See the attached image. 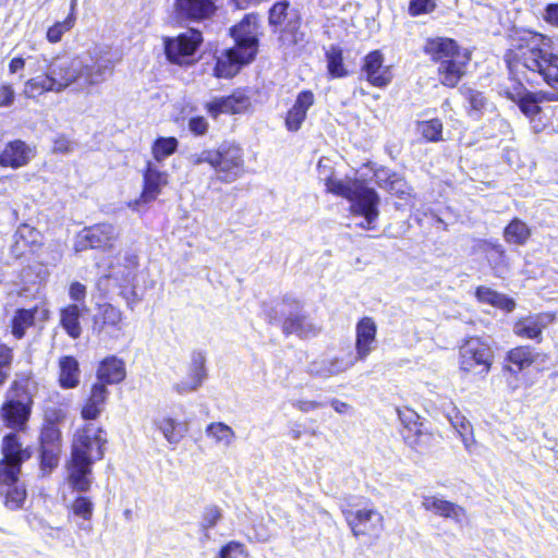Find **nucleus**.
Wrapping results in <instances>:
<instances>
[{
    "mask_svg": "<svg viewBox=\"0 0 558 558\" xmlns=\"http://www.w3.org/2000/svg\"><path fill=\"white\" fill-rule=\"evenodd\" d=\"M45 72L25 81L23 95L35 99L45 93L60 94L66 89L88 94L92 87L104 83L113 72L111 59L105 57L66 54L50 60L45 56L31 58Z\"/></svg>",
    "mask_w": 558,
    "mask_h": 558,
    "instance_id": "f257e3e1",
    "label": "nucleus"
},
{
    "mask_svg": "<svg viewBox=\"0 0 558 558\" xmlns=\"http://www.w3.org/2000/svg\"><path fill=\"white\" fill-rule=\"evenodd\" d=\"M102 428L89 423L74 435L68 480L73 489L87 492L90 487L92 464L104 457L106 444Z\"/></svg>",
    "mask_w": 558,
    "mask_h": 558,
    "instance_id": "f03ea898",
    "label": "nucleus"
},
{
    "mask_svg": "<svg viewBox=\"0 0 558 558\" xmlns=\"http://www.w3.org/2000/svg\"><path fill=\"white\" fill-rule=\"evenodd\" d=\"M325 186L329 193L350 201L351 211L364 217V220L359 223L362 229H375L379 215V196L374 189L357 180L343 181L332 177L325 180Z\"/></svg>",
    "mask_w": 558,
    "mask_h": 558,
    "instance_id": "7ed1b4c3",
    "label": "nucleus"
},
{
    "mask_svg": "<svg viewBox=\"0 0 558 558\" xmlns=\"http://www.w3.org/2000/svg\"><path fill=\"white\" fill-rule=\"evenodd\" d=\"M234 47L217 58L215 73L218 77H233L242 65L250 63L257 53L256 25L247 19L231 28Z\"/></svg>",
    "mask_w": 558,
    "mask_h": 558,
    "instance_id": "20e7f679",
    "label": "nucleus"
},
{
    "mask_svg": "<svg viewBox=\"0 0 558 558\" xmlns=\"http://www.w3.org/2000/svg\"><path fill=\"white\" fill-rule=\"evenodd\" d=\"M425 52L438 63V75L441 84L454 87L465 74L471 59L470 52L461 50L457 43L449 38L429 39Z\"/></svg>",
    "mask_w": 558,
    "mask_h": 558,
    "instance_id": "39448f33",
    "label": "nucleus"
},
{
    "mask_svg": "<svg viewBox=\"0 0 558 558\" xmlns=\"http://www.w3.org/2000/svg\"><path fill=\"white\" fill-rule=\"evenodd\" d=\"M459 369L464 374L485 377L494 363V351L487 339L469 337L459 347Z\"/></svg>",
    "mask_w": 558,
    "mask_h": 558,
    "instance_id": "423d86ee",
    "label": "nucleus"
},
{
    "mask_svg": "<svg viewBox=\"0 0 558 558\" xmlns=\"http://www.w3.org/2000/svg\"><path fill=\"white\" fill-rule=\"evenodd\" d=\"M32 396L25 385L13 381L5 393L0 416L9 428L24 429L32 410Z\"/></svg>",
    "mask_w": 558,
    "mask_h": 558,
    "instance_id": "0eeeda50",
    "label": "nucleus"
},
{
    "mask_svg": "<svg viewBox=\"0 0 558 558\" xmlns=\"http://www.w3.org/2000/svg\"><path fill=\"white\" fill-rule=\"evenodd\" d=\"M216 154L218 156L214 169L220 181L231 183L241 177L244 160L242 149L238 145L223 143L216 149Z\"/></svg>",
    "mask_w": 558,
    "mask_h": 558,
    "instance_id": "6e6552de",
    "label": "nucleus"
},
{
    "mask_svg": "<svg viewBox=\"0 0 558 558\" xmlns=\"http://www.w3.org/2000/svg\"><path fill=\"white\" fill-rule=\"evenodd\" d=\"M119 238V231L111 223H97L84 228L77 236L75 248L111 250Z\"/></svg>",
    "mask_w": 558,
    "mask_h": 558,
    "instance_id": "1a4fd4ad",
    "label": "nucleus"
},
{
    "mask_svg": "<svg viewBox=\"0 0 558 558\" xmlns=\"http://www.w3.org/2000/svg\"><path fill=\"white\" fill-rule=\"evenodd\" d=\"M354 364L351 351L342 355H322L307 364L306 373L316 378L328 379L345 373Z\"/></svg>",
    "mask_w": 558,
    "mask_h": 558,
    "instance_id": "9d476101",
    "label": "nucleus"
},
{
    "mask_svg": "<svg viewBox=\"0 0 558 558\" xmlns=\"http://www.w3.org/2000/svg\"><path fill=\"white\" fill-rule=\"evenodd\" d=\"M342 513L354 536L371 535L383 527L384 517L375 508L344 509Z\"/></svg>",
    "mask_w": 558,
    "mask_h": 558,
    "instance_id": "9b49d317",
    "label": "nucleus"
},
{
    "mask_svg": "<svg viewBox=\"0 0 558 558\" xmlns=\"http://www.w3.org/2000/svg\"><path fill=\"white\" fill-rule=\"evenodd\" d=\"M202 39L201 32L196 29H190L174 38H167L165 51L168 60L178 64L186 63L187 59L195 53Z\"/></svg>",
    "mask_w": 558,
    "mask_h": 558,
    "instance_id": "f8f14e48",
    "label": "nucleus"
},
{
    "mask_svg": "<svg viewBox=\"0 0 558 558\" xmlns=\"http://www.w3.org/2000/svg\"><path fill=\"white\" fill-rule=\"evenodd\" d=\"M3 458L0 461V476L13 481L21 472L22 463L29 458L27 450L21 448L16 435L9 434L2 442Z\"/></svg>",
    "mask_w": 558,
    "mask_h": 558,
    "instance_id": "ddd939ff",
    "label": "nucleus"
},
{
    "mask_svg": "<svg viewBox=\"0 0 558 558\" xmlns=\"http://www.w3.org/2000/svg\"><path fill=\"white\" fill-rule=\"evenodd\" d=\"M172 8L178 20L187 22L204 21L216 11L213 0H173Z\"/></svg>",
    "mask_w": 558,
    "mask_h": 558,
    "instance_id": "4468645a",
    "label": "nucleus"
},
{
    "mask_svg": "<svg viewBox=\"0 0 558 558\" xmlns=\"http://www.w3.org/2000/svg\"><path fill=\"white\" fill-rule=\"evenodd\" d=\"M205 364L206 355L201 351L193 352L187 376L175 383L173 390L181 396L196 391L207 378Z\"/></svg>",
    "mask_w": 558,
    "mask_h": 558,
    "instance_id": "2eb2a0df",
    "label": "nucleus"
},
{
    "mask_svg": "<svg viewBox=\"0 0 558 558\" xmlns=\"http://www.w3.org/2000/svg\"><path fill=\"white\" fill-rule=\"evenodd\" d=\"M398 416L403 426L401 435L404 441L413 449H420L429 436L423 432L418 414L411 409H398Z\"/></svg>",
    "mask_w": 558,
    "mask_h": 558,
    "instance_id": "dca6fc26",
    "label": "nucleus"
},
{
    "mask_svg": "<svg viewBox=\"0 0 558 558\" xmlns=\"http://www.w3.org/2000/svg\"><path fill=\"white\" fill-rule=\"evenodd\" d=\"M168 178L169 174L160 170L155 162L147 161L143 173V191L136 203L147 204L155 201L161 193V190L168 184Z\"/></svg>",
    "mask_w": 558,
    "mask_h": 558,
    "instance_id": "f3484780",
    "label": "nucleus"
},
{
    "mask_svg": "<svg viewBox=\"0 0 558 558\" xmlns=\"http://www.w3.org/2000/svg\"><path fill=\"white\" fill-rule=\"evenodd\" d=\"M377 326L373 318L363 317L355 327V354L353 359L364 361L371 352L375 349L376 344Z\"/></svg>",
    "mask_w": 558,
    "mask_h": 558,
    "instance_id": "a211bd4d",
    "label": "nucleus"
},
{
    "mask_svg": "<svg viewBox=\"0 0 558 558\" xmlns=\"http://www.w3.org/2000/svg\"><path fill=\"white\" fill-rule=\"evenodd\" d=\"M422 507L426 511L452 520L460 526L468 522V514L464 508L437 496H423Z\"/></svg>",
    "mask_w": 558,
    "mask_h": 558,
    "instance_id": "6ab92c4d",
    "label": "nucleus"
},
{
    "mask_svg": "<svg viewBox=\"0 0 558 558\" xmlns=\"http://www.w3.org/2000/svg\"><path fill=\"white\" fill-rule=\"evenodd\" d=\"M35 156L34 149L21 140L9 142L0 153V166L17 169L26 166Z\"/></svg>",
    "mask_w": 558,
    "mask_h": 558,
    "instance_id": "aec40b11",
    "label": "nucleus"
},
{
    "mask_svg": "<svg viewBox=\"0 0 558 558\" xmlns=\"http://www.w3.org/2000/svg\"><path fill=\"white\" fill-rule=\"evenodd\" d=\"M362 71L366 80L376 87H384L392 80L391 70L384 65V57L378 50L372 51L365 57Z\"/></svg>",
    "mask_w": 558,
    "mask_h": 558,
    "instance_id": "412c9836",
    "label": "nucleus"
},
{
    "mask_svg": "<svg viewBox=\"0 0 558 558\" xmlns=\"http://www.w3.org/2000/svg\"><path fill=\"white\" fill-rule=\"evenodd\" d=\"M95 328L98 329V332H107L112 337H118V333L124 328L122 311L111 304L100 306L95 317Z\"/></svg>",
    "mask_w": 558,
    "mask_h": 558,
    "instance_id": "4be33fe9",
    "label": "nucleus"
},
{
    "mask_svg": "<svg viewBox=\"0 0 558 558\" xmlns=\"http://www.w3.org/2000/svg\"><path fill=\"white\" fill-rule=\"evenodd\" d=\"M137 265V256L128 253L123 257V263L118 260L117 264L110 266L109 274L106 275L104 279L113 280L117 286L126 288L132 284L136 278Z\"/></svg>",
    "mask_w": 558,
    "mask_h": 558,
    "instance_id": "5701e85b",
    "label": "nucleus"
},
{
    "mask_svg": "<svg viewBox=\"0 0 558 558\" xmlns=\"http://www.w3.org/2000/svg\"><path fill=\"white\" fill-rule=\"evenodd\" d=\"M126 376L125 363L122 359L116 355H110L104 359L97 368L96 383H104L107 385L120 384Z\"/></svg>",
    "mask_w": 558,
    "mask_h": 558,
    "instance_id": "b1692460",
    "label": "nucleus"
},
{
    "mask_svg": "<svg viewBox=\"0 0 558 558\" xmlns=\"http://www.w3.org/2000/svg\"><path fill=\"white\" fill-rule=\"evenodd\" d=\"M108 397L109 390L104 383H94L82 408V417L84 420H96L105 411Z\"/></svg>",
    "mask_w": 558,
    "mask_h": 558,
    "instance_id": "393cba45",
    "label": "nucleus"
},
{
    "mask_svg": "<svg viewBox=\"0 0 558 558\" xmlns=\"http://www.w3.org/2000/svg\"><path fill=\"white\" fill-rule=\"evenodd\" d=\"M314 104V95L310 90L301 92L293 106L289 109L286 117V126L291 132H296L301 129L302 123L306 118L307 110Z\"/></svg>",
    "mask_w": 558,
    "mask_h": 558,
    "instance_id": "a878e982",
    "label": "nucleus"
},
{
    "mask_svg": "<svg viewBox=\"0 0 558 558\" xmlns=\"http://www.w3.org/2000/svg\"><path fill=\"white\" fill-rule=\"evenodd\" d=\"M26 495L25 486L19 482V475H15L13 481L1 478L0 496H3V504L9 510L22 508Z\"/></svg>",
    "mask_w": 558,
    "mask_h": 558,
    "instance_id": "bb28decb",
    "label": "nucleus"
},
{
    "mask_svg": "<svg viewBox=\"0 0 558 558\" xmlns=\"http://www.w3.org/2000/svg\"><path fill=\"white\" fill-rule=\"evenodd\" d=\"M282 329L286 335L295 333L300 338L315 337L319 332V328L308 317L299 313L290 314Z\"/></svg>",
    "mask_w": 558,
    "mask_h": 558,
    "instance_id": "cd10ccee",
    "label": "nucleus"
},
{
    "mask_svg": "<svg viewBox=\"0 0 558 558\" xmlns=\"http://www.w3.org/2000/svg\"><path fill=\"white\" fill-rule=\"evenodd\" d=\"M81 369L74 356L65 355L59 360V384L64 389H73L80 385Z\"/></svg>",
    "mask_w": 558,
    "mask_h": 558,
    "instance_id": "c85d7f7f",
    "label": "nucleus"
},
{
    "mask_svg": "<svg viewBox=\"0 0 558 558\" xmlns=\"http://www.w3.org/2000/svg\"><path fill=\"white\" fill-rule=\"evenodd\" d=\"M154 426L162 434L170 445H178L185 436L186 427L170 416H158L153 421Z\"/></svg>",
    "mask_w": 558,
    "mask_h": 558,
    "instance_id": "c756f323",
    "label": "nucleus"
},
{
    "mask_svg": "<svg viewBox=\"0 0 558 558\" xmlns=\"http://www.w3.org/2000/svg\"><path fill=\"white\" fill-rule=\"evenodd\" d=\"M247 104L246 97L232 95L208 102L206 108L213 118H217L221 113H239L246 108Z\"/></svg>",
    "mask_w": 558,
    "mask_h": 558,
    "instance_id": "7c9ffc66",
    "label": "nucleus"
},
{
    "mask_svg": "<svg viewBox=\"0 0 558 558\" xmlns=\"http://www.w3.org/2000/svg\"><path fill=\"white\" fill-rule=\"evenodd\" d=\"M547 324V315L529 316L515 323L513 332L522 338L537 339Z\"/></svg>",
    "mask_w": 558,
    "mask_h": 558,
    "instance_id": "2f4dec72",
    "label": "nucleus"
},
{
    "mask_svg": "<svg viewBox=\"0 0 558 558\" xmlns=\"http://www.w3.org/2000/svg\"><path fill=\"white\" fill-rule=\"evenodd\" d=\"M506 361L509 364L505 365L504 369L517 374L532 365L535 361V354L530 347L521 345L511 349L507 353Z\"/></svg>",
    "mask_w": 558,
    "mask_h": 558,
    "instance_id": "473e14b6",
    "label": "nucleus"
},
{
    "mask_svg": "<svg viewBox=\"0 0 558 558\" xmlns=\"http://www.w3.org/2000/svg\"><path fill=\"white\" fill-rule=\"evenodd\" d=\"M271 26H286L301 21L296 9L290 7L288 1L275 3L269 10L268 16Z\"/></svg>",
    "mask_w": 558,
    "mask_h": 558,
    "instance_id": "72a5a7b5",
    "label": "nucleus"
},
{
    "mask_svg": "<svg viewBox=\"0 0 558 558\" xmlns=\"http://www.w3.org/2000/svg\"><path fill=\"white\" fill-rule=\"evenodd\" d=\"M80 317L81 308L78 304H70L60 312V324L65 332L73 339H77L82 335Z\"/></svg>",
    "mask_w": 558,
    "mask_h": 558,
    "instance_id": "f704fd0d",
    "label": "nucleus"
},
{
    "mask_svg": "<svg viewBox=\"0 0 558 558\" xmlns=\"http://www.w3.org/2000/svg\"><path fill=\"white\" fill-rule=\"evenodd\" d=\"M531 238V229L519 218L512 219L504 230V239L509 244L524 245Z\"/></svg>",
    "mask_w": 558,
    "mask_h": 558,
    "instance_id": "c9c22d12",
    "label": "nucleus"
},
{
    "mask_svg": "<svg viewBox=\"0 0 558 558\" xmlns=\"http://www.w3.org/2000/svg\"><path fill=\"white\" fill-rule=\"evenodd\" d=\"M462 94L464 95L465 100L469 104V116L474 120H478L489 106L488 99L484 96L482 92L472 88L462 89Z\"/></svg>",
    "mask_w": 558,
    "mask_h": 558,
    "instance_id": "e433bc0d",
    "label": "nucleus"
},
{
    "mask_svg": "<svg viewBox=\"0 0 558 558\" xmlns=\"http://www.w3.org/2000/svg\"><path fill=\"white\" fill-rule=\"evenodd\" d=\"M301 21L286 25L279 36L281 47L288 53H295L296 48L304 41V34L299 31Z\"/></svg>",
    "mask_w": 558,
    "mask_h": 558,
    "instance_id": "4c0bfd02",
    "label": "nucleus"
},
{
    "mask_svg": "<svg viewBox=\"0 0 558 558\" xmlns=\"http://www.w3.org/2000/svg\"><path fill=\"white\" fill-rule=\"evenodd\" d=\"M39 313L38 307L17 310L12 318V333L15 338L21 339L25 335L27 328L33 326L36 314Z\"/></svg>",
    "mask_w": 558,
    "mask_h": 558,
    "instance_id": "58836bf2",
    "label": "nucleus"
},
{
    "mask_svg": "<svg viewBox=\"0 0 558 558\" xmlns=\"http://www.w3.org/2000/svg\"><path fill=\"white\" fill-rule=\"evenodd\" d=\"M207 437L213 438L216 444L229 447L235 439L234 430L222 422L210 423L205 430Z\"/></svg>",
    "mask_w": 558,
    "mask_h": 558,
    "instance_id": "ea45409f",
    "label": "nucleus"
},
{
    "mask_svg": "<svg viewBox=\"0 0 558 558\" xmlns=\"http://www.w3.org/2000/svg\"><path fill=\"white\" fill-rule=\"evenodd\" d=\"M449 421L452 427L460 435L465 448L469 450L471 445L474 442L471 423L466 420L465 416L461 415L459 412H456L454 415L449 416Z\"/></svg>",
    "mask_w": 558,
    "mask_h": 558,
    "instance_id": "a19ab883",
    "label": "nucleus"
},
{
    "mask_svg": "<svg viewBox=\"0 0 558 558\" xmlns=\"http://www.w3.org/2000/svg\"><path fill=\"white\" fill-rule=\"evenodd\" d=\"M178 140L175 137H159L154 142L151 147L155 161L161 162L172 155L178 148Z\"/></svg>",
    "mask_w": 558,
    "mask_h": 558,
    "instance_id": "79ce46f5",
    "label": "nucleus"
},
{
    "mask_svg": "<svg viewBox=\"0 0 558 558\" xmlns=\"http://www.w3.org/2000/svg\"><path fill=\"white\" fill-rule=\"evenodd\" d=\"M543 100V96L537 93L527 92L522 100L517 104L520 110L529 118H534L541 112L539 102Z\"/></svg>",
    "mask_w": 558,
    "mask_h": 558,
    "instance_id": "37998d69",
    "label": "nucleus"
},
{
    "mask_svg": "<svg viewBox=\"0 0 558 558\" xmlns=\"http://www.w3.org/2000/svg\"><path fill=\"white\" fill-rule=\"evenodd\" d=\"M328 72L333 77H342L347 75L343 66L342 51L336 47H331L326 53Z\"/></svg>",
    "mask_w": 558,
    "mask_h": 558,
    "instance_id": "c03bdc74",
    "label": "nucleus"
},
{
    "mask_svg": "<svg viewBox=\"0 0 558 558\" xmlns=\"http://www.w3.org/2000/svg\"><path fill=\"white\" fill-rule=\"evenodd\" d=\"M418 131L427 141L438 142L442 136V123L438 119L422 121L418 123Z\"/></svg>",
    "mask_w": 558,
    "mask_h": 558,
    "instance_id": "a18cd8bd",
    "label": "nucleus"
},
{
    "mask_svg": "<svg viewBox=\"0 0 558 558\" xmlns=\"http://www.w3.org/2000/svg\"><path fill=\"white\" fill-rule=\"evenodd\" d=\"M61 448L40 446V469L51 472L59 463Z\"/></svg>",
    "mask_w": 558,
    "mask_h": 558,
    "instance_id": "49530a36",
    "label": "nucleus"
},
{
    "mask_svg": "<svg viewBox=\"0 0 558 558\" xmlns=\"http://www.w3.org/2000/svg\"><path fill=\"white\" fill-rule=\"evenodd\" d=\"M15 244L16 246H26V245H35L39 243L40 233L33 227L28 225H22L16 233H15Z\"/></svg>",
    "mask_w": 558,
    "mask_h": 558,
    "instance_id": "de8ad7c7",
    "label": "nucleus"
},
{
    "mask_svg": "<svg viewBox=\"0 0 558 558\" xmlns=\"http://www.w3.org/2000/svg\"><path fill=\"white\" fill-rule=\"evenodd\" d=\"M489 262L493 263L492 268L494 272L501 277L508 268L506 265V252L500 244L492 245V250L489 252Z\"/></svg>",
    "mask_w": 558,
    "mask_h": 558,
    "instance_id": "09e8293b",
    "label": "nucleus"
},
{
    "mask_svg": "<svg viewBox=\"0 0 558 558\" xmlns=\"http://www.w3.org/2000/svg\"><path fill=\"white\" fill-rule=\"evenodd\" d=\"M12 361V350L8 345L0 343V387L4 385L11 374Z\"/></svg>",
    "mask_w": 558,
    "mask_h": 558,
    "instance_id": "8fccbe9b",
    "label": "nucleus"
},
{
    "mask_svg": "<svg viewBox=\"0 0 558 558\" xmlns=\"http://www.w3.org/2000/svg\"><path fill=\"white\" fill-rule=\"evenodd\" d=\"M40 446L61 448V433L56 424H47L40 433Z\"/></svg>",
    "mask_w": 558,
    "mask_h": 558,
    "instance_id": "3c124183",
    "label": "nucleus"
},
{
    "mask_svg": "<svg viewBox=\"0 0 558 558\" xmlns=\"http://www.w3.org/2000/svg\"><path fill=\"white\" fill-rule=\"evenodd\" d=\"M73 27V19L68 16L62 22H57L50 26L47 31V39L49 43H59L64 33L69 32Z\"/></svg>",
    "mask_w": 558,
    "mask_h": 558,
    "instance_id": "603ef678",
    "label": "nucleus"
},
{
    "mask_svg": "<svg viewBox=\"0 0 558 558\" xmlns=\"http://www.w3.org/2000/svg\"><path fill=\"white\" fill-rule=\"evenodd\" d=\"M386 189L391 194L401 198L410 194V186L408 185L407 181L396 173L388 177L386 181Z\"/></svg>",
    "mask_w": 558,
    "mask_h": 558,
    "instance_id": "864d4df0",
    "label": "nucleus"
},
{
    "mask_svg": "<svg viewBox=\"0 0 558 558\" xmlns=\"http://www.w3.org/2000/svg\"><path fill=\"white\" fill-rule=\"evenodd\" d=\"M94 505L87 497H78L72 504V511L84 521H89L93 515Z\"/></svg>",
    "mask_w": 558,
    "mask_h": 558,
    "instance_id": "5fc2aeb1",
    "label": "nucleus"
},
{
    "mask_svg": "<svg viewBox=\"0 0 558 558\" xmlns=\"http://www.w3.org/2000/svg\"><path fill=\"white\" fill-rule=\"evenodd\" d=\"M216 150L213 149H204L199 153L191 154L187 157L189 162L192 166H199L202 163H208L214 168L215 159L217 158Z\"/></svg>",
    "mask_w": 558,
    "mask_h": 558,
    "instance_id": "6e6d98bb",
    "label": "nucleus"
},
{
    "mask_svg": "<svg viewBox=\"0 0 558 558\" xmlns=\"http://www.w3.org/2000/svg\"><path fill=\"white\" fill-rule=\"evenodd\" d=\"M529 90L523 86L521 82H514L511 87H505L500 90V94L505 95L508 99L512 100L513 102H518L519 100H522V97L527 93Z\"/></svg>",
    "mask_w": 558,
    "mask_h": 558,
    "instance_id": "4d7b16f0",
    "label": "nucleus"
},
{
    "mask_svg": "<svg viewBox=\"0 0 558 558\" xmlns=\"http://www.w3.org/2000/svg\"><path fill=\"white\" fill-rule=\"evenodd\" d=\"M244 553V545L239 542H229L225 545L216 558H238Z\"/></svg>",
    "mask_w": 558,
    "mask_h": 558,
    "instance_id": "13d9d810",
    "label": "nucleus"
},
{
    "mask_svg": "<svg viewBox=\"0 0 558 558\" xmlns=\"http://www.w3.org/2000/svg\"><path fill=\"white\" fill-rule=\"evenodd\" d=\"M32 57H27L26 59L22 58V57H16V58H13L10 63H9V72L11 74H16V73H20L24 70L25 65H26V62H28V65L31 66V69L34 71V72H37L39 71L37 69V64L34 60H31ZM37 58H40V56H38Z\"/></svg>",
    "mask_w": 558,
    "mask_h": 558,
    "instance_id": "bf43d9fd",
    "label": "nucleus"
},
{
    "mask_svg": "<svg viewBox=\"0 0 558 558\" xmlns=\"http://www.w3.org/2000/svg\"><path fill=\"white\" fill-rule=\"evenodd\" d=\"M221 518V512L218 507H208L204 511L202 527L209 530L214 527Z\"/></svg>",
    "mask_w": 558,
    "mask_h": 558,
    "instance_id": "052dcab7",
    "label": "nucleus"
},
{
    "mask_svg": "<svg viewBox=\"0 0 558 558\" xmlns=\"http://www.w3.org/2000/svg\"><path fill=\"white\" fill-rule=\"evenodd\" d=\"M15 90L11 84L3 83L0 84V107L8 108L11 107L15 101Z\"/></svg>",
    "mask_w": 558,
    "mask_h": 558,
    "instance_id": "680f3d73",
    "label": "nucleus"
},
{
    "mask_svg": "<svg viewBox=\"0 0 558 558\" xmlns=\"http://www.w3.org/2000/svg\"><path fill=\"white\" fill-rule=\"evenodd\" d=\"M434 8L432 0H411L409 12L412 16L429 12Z\"/></svg>",
    "mask_w": 558,
    "mask_h": 558,
    "instance_id": "e2e57ef3",
    "label": "nucleus"
},
{
    "mask_svg": "<svg viewBox=\"0 0 558 558\" xmlns=\"http://www.w3.org/2000/svg\"><path fill=\"white\" fill-rule=\"evenodd\" d=\"M189 129L195 135H204L208 130V123L204 117H194L189 121Z\"/></svg>",
    "mask_w": 558,
    "mask_h": 558,
    "instance_id": "0e129e2a",
    "label": "nucleus"
},
{
    "mask_svg": "<svg viewBox=\"0 0 558 558\" xmlns=\"http://www.w3.org/2000/svg\"><path fill=\"white\" fill-rule=\"evenodd\" d=\"M476 298L481 302L493 305V303L496 301V298H498V292L482 286L476 289Z\"/></svg>",
    "mask_w": 558,
    "mask_h": 558,
    "instance_id": "69168bd1",
    "label": "nucleus"
},
{
    "mask_svg": "<svg viewBox=\"0 0 558 558\" xmlns=\"http://www.w3.org/2000/svg\"><path fill=\"white\" fill-rule=\"evenodd\" d=\"M292 407L303 413L312 412L320 407H323L322 402L313 401V400H294L292 401Z\"/></svg>",
    "mask_w": 558,
    "mask_h": 558,
    "instance_id": "338daca9",
    "label": "nucleus"
},
{
    "mask_svg": "<svg viewBox=\"0 0 558 558\" xmlns=\"http://www.w3.org/2000/svg\"><path fill=\"white\" fill-rule=\"evenodd\" d=\"M69 295L75 302H83L86 298V287L81 282H73L70 286Z\"/></svg>",
    "mask_w": 558,
    "mask_h": 558,
    "instance_id": "774afa93",
    "label": "nucleus"
}]
</instances>
